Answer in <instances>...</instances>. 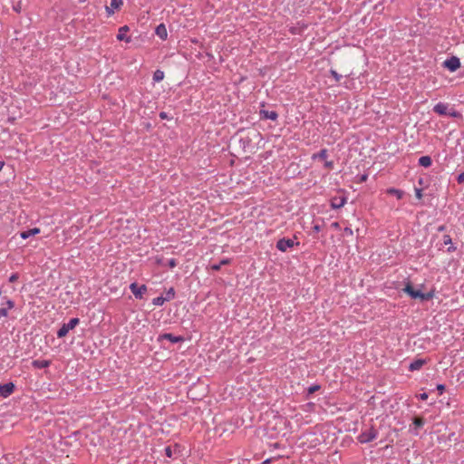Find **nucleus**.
<instances>
[{
    "mask_svg": "<svg viewBox=\"0 0 464 464\" xmlns=\"http://www.w3.org/2000/svg\"><path fill=\"white\" fill-rule=\"evenodd\" d=\"M130 31V28L128 25H123L120 27L119 33L117 34V39L119 41H125L126 43H130L131 41L130 36L126 35V33Z\"/></svg>",
    "mask_w": 464,
    "mask_h": 464,
    "instance_id": "nucleus-11",
    "label": "nucleus"
},
{
    "mask_svg": "<svg viewBox=\"0 0 464 464\" xmlns=\"http://www.w3.org/2000/svg\"><path fill=\"white\" fill-rule=\"evenodd\" d=\"M295 238H292V241H291L292 246H294V244H295Z\"/></svg>",
    "mask_w": 464,
    "mask_h": 464,
    "instance_id": "nucleus-48",
    "label": "nucleus"
},
{
    "mask_svg": "<svg viewBox=\"0 0 464 464\" xmlns=\"http://www.w3.org/2000/svg\"><path fill=\"white\" fill-rule=\"evenodd\" d=\"M433 111L440 116H450L452 118L460 117V113L454 110L453 108H450L449 104L444 102H439L433 107Z\"/></svg>",
    "mask_w": 464,
    "mask_h": 464,
    "instance_id": "nucleus-2",
    "label": "nucleus"
},
{
    "mask_svg": "<svg viewBox=\"0 0 464 464\" xmlns=\"http://www.w3.org/2000/svg\"><path fill=\"white\" fill-rule=\"evenodd\" d=\"M443 66L450 72H455L460 67V61L456 56H451L443 63Z\"/></svg>",
    "mask_w": 464,
    "mask_h": 464,
    "instance_id": "nucleus-6",
    "label": "nucleus"
},
{
    "mask_svg": "<svg viewBox=\"0 0 464 464\" xmlns=\"http://www.w3.org/2000/svg\"><path fill=\"white\" fill-rule=\"evenodd\" d=\"M437 390L440 392V394H441L445 391V385L444 384H438L437 385Z\"/></svg>",
    "mask_w": 464,
    "mask_h": 464,
    "instance_id": "nucleus-38",
    "label": "nucleus"
},
{
    "mask_svg": "<svg viewBox=\"0 0 464 464\" xmlns=\"http://www.w3.org/2000/svg\"><path fill=\"white\" fill-rule=\"evenodd\" d=\"M424 423H425V421H424L423 418H421V417H414L413 418V424L415 426V429L422 428Z\"/></svg>",
    "mask_w": 464,
    "mask_h": 464,
    "instance_id": "nucleus-21",
    "label": "nucleus"
},
{
    "mask_svg": "<svg viewBox=\"0 0 464 464\" xmlns=\"http://www.w3.org/2000/svg\"><path fill=\"white\" fill-rule=\"evenodd\" d=\"M123 5L122 0H111L110 6H106V12L109 15L112 14L114 13L115 9H119L121 5Z\"/></svg>",
    "mask_w": 464,
    "mask_h": 464,
    "instance_id": "nucleus-12",
    "label": "nucleus"
},
{
    "mask_svg": "<svg viewBox=\"0 0 464 464\" xmlns=\"http://www.w3.org/2000/svg\"><path fill=\"white\" fill-rule=\"evenodd\" d=\"M452 239L450 235H444L443 236V244L444 245H451Z\"/></svg>",
    "mask_w": 464,
    "mask_h": 464,
    "instance_id": "nucleus-28",
    "label": "nucleus"
},
{
    "mask_svg": "<svg viewBox=\"0 0 464 464\" xmlns=\"http://www.w3.org/2000/svg\"><path fill=\"white\" fill-rule=\"evenodd\" d=\"M163 340H168V341L171 342L172 343H177L183 342L184 338L180 335L176 336V335H173L172 334L165 333V334L159 335V337H158L159 342H162Z\"/></svg>",
    "mask_w": 464,
    "mask_h": 464,
    "instance_id": "nucleus-8",
    "label": "nucleus"
},
{
    "mask_svg": "<svg viewBox=\"0 0 464 464\" xmlns=\"http://www.w3.org/2000/svg\"><path fill=\"white\" fill-rule=\"evenodd\" d=\"M173 453H174V450H172V448L170 446H168L165 448V454L168 458H172Z\"/></svg>",
    "mask_w": 464,
    "mask_h": 464,
    "instance_id": "nucleus-27",
    "label": "nucleus"
},
{
    "mask_svg": "<svg viewBox=\"0 0 464 464\" xmlns=\"http://www.w3.org/2000/svg\"><path fill=\"white\" fill-rule=\"evenodd\" d=\"M32 364L34 368L44 369L47 368L51 364V362L47 360H34Z\"/></svg>",
    "mask_w": 464,
    "mask_h": 464,
    "instance_id": "nucleus-15",
    "label": "nucleus"
},
{
    "mask_svg": "<svg viewBox=\"0 0 464 464\" xmlns=\"http://www.w3.org/2000/svg\"><path fill=\"white\" fill-rule=\"evenodd\" d=\"M328 156L327 150L323 149L319 152L313 154V160H325Z\"/></svg>",
    "mask_w": 464,
    "mask_h": 464,
    "instance_id": "nucleus-18",
    "label": "nucleus"
},
{
    "mask_svg": "<svg viewBox=\"0 0 464 464\" xmlns=\"http://www.w3.org/2000/svg\"><path fill=\"white\" fill-rule=\"evenodd\" d=\"M163 78H164V72L162 71H160V70H157L154 72V74H153V81L154 82H159L162 81Z\"/></svg>",
    "mask_w": 464,
    "mask_h": 464,
    "instance_id": "nucleus-22",
    "label": "nucleus"
},
{
    "mask_svg": "<svg viewBox=\"0 0 464 464\" xmlns=\"http://www.w3.org/2000/svg\"><path fill=\"white\" fill-rule=\"evenodd\" d=\"M15 389V385L13 382H7L0 385V397L7 398L10 396Z\"/></svg>",
    "mask_w": 464,
    "mask_h": 464,
    "instance_id": "nucleus-7",
    "label": "nucleus"
},
{
    "mask_svg": "<svg viewBox=\"0 0 464 464\" xmlns=\"http://www.w3.org/2000/svg\"><path fill=\"white\" fill-rule=\"evenodd\" d=\"M427 363V360L424 358H417L413 360L409 365V371L414 372L421 369L423 365Z\"/></svg>",
    "mask_w": 464,
    "mask_h": 464,
    "instance_id": "nucleus-9",
    "label": "nucleus"
},
{
    "mask_svg": "<svg viewBox=\"0 0 464 464\" xmlns=\"http://www.w3.org/2000/svg\"><path fill=\"white\" fill-rule=\"evenodd\" d=\"M456 250V246H454L452 244L448 247L447 251L449 253H452Z\"/></svg>",
    "mask_w": 464,
    "mask_h": 464,
    "instance_id": "nucleus-42",
    "label": "nucleus"
},
{
    "mask_svg": "<svg viewBox=\"0 0 464 464\" xmlns=\"http://www.w3.org/2000/svg\"><path fill=\"white\" fill-rule=\"evenodd\" d=\"M7 309L6 308H0V318L7 316Z\"/></svg>",
    "mask_w": 464,
    "mask_h": 464,
    "instance_id": "nucleus-33",
    "label": "nucleus"
},
{
    "mask_svg": "<svg viewBox=\"0 0 464 464\" xmlns=\"http://www.w3.org/2000/svg\"><path fill=\"white\" fill-rule=\"evenodd\" d=\"M333 225L334 226V227H338V223L337 222L334 223Z\"/></svg>",
    "mask_w": 464,
    "mask_h": 464,
    "instance_id": "nucleus-49",
    "label": "nucleus"
},
{
    "mask_svg": "<svg viewBox=\"0 0 464 464\" xmlns=\"http://www.w3.org/2000/svg\"><path fill=\"white\" fill-rule=\"evenodd\" d=\"M230 263H231V259H229V258H224V259H222V260L219 262V264H220V266H225V265H228V264H230Z\"/></svg>",
    "mask_w": 464,
    "mask_h": 464,
    "instance_id": "nucleus-34",
    "label": "nucleus"
},
{
    "mask_svg": "<svg viewBox=\"0 0 464 464\" xmlns=\"http://www.w3.org/2000/svg\"><path fill=\"white\" fill-rule=\"evenodd\" d=\"M156 34L161 39L166 40L168 36L167 28L164 24H160L156 27Z\"/></svg>",
    "mask_w": 464,
    "mask_h": 464,
    "instance_id": "nucleus-14",
    "label": "nucleus"
},
{
    "mask_svg": "<svg viewBox=\"0 0 464 464\" xmlns=\"http://www.w3.org/2000/svg\"><path fill=\"white\" fill-rule=\"evenodd\" d=\"M240 141H243L244 143H249L251 141V138L248 136L246 138H240Z\"/></svg>",
    "mask_w": 464,
    "mask_h": 464,
    "instance_id": "nucleus-41",
    "label": "nucleus"
},
{
    "mask_svg": "<svg viewBox=\"0 0 464 464\" xmlns=\"http://www.w3.org/2000/svg\"><path fill=\"white\" fill-rule=\"evenodd\" d=\"M160 118L162 120L167 119L168 118L167 112H165V111L160 112Z\"/></svg>",
    "mask_w": 464,
    "mask_h": 464,
    "instance_id": "nucleus-43",
    "label": "nucleus"
},
{
    "mask_svg": "<svg viewBox=\"0 0 464 464\" xmlns=\"http://www.w3.org/2000/svg\"><path fill=\"white\" fill-rule=\"evenodd\" d=\"M40 233V228L38 227H34L32 229H29V230H26V231H23L21 233V237L24 238V239H26L28 238L29 237L31 236H34V235H36Z\"/></svg>",
    "mask_w": 464,
    "mask_h": 464,
    "instance_id": "nucleus-17",
    "label": "nucleus"
},
{
    "mask_svg": "<svg viewBox=\"0 0 464 464\" xmlns=\"http://www.w3.org/2000/svg\"><path fill=\"white\" fill-rule=\"evenodd\" d=\"M321 229V227L319 225H314V230L316 231V232H319Z\"/></svg>",
    "mask_w": 464,
    "mask_h": 464,
    "instance_id": "nucleus-44",
    "label": "nucleus"
},
{
    "mask_svg": "<svg viewBox=\"0 0 464 464\" xmlns=\"http://www.w3.org/2000/svg\"><path fill=\"white\" fill-rule=\"evenodd\" d=\"M276 247L278 250L282 252H285L288 248H290V238L284 237L277 241Z\"/></svg>",
    "mask_w": 464,
    "mask_h": 464,
    "instance_id": "nucleus-13",
    "label": "nucleus"
},
{
    "mask_svg": "<svg viewBox=\"0 0 464 464\" xmlns=\"http://www.w3.org/2000/svg\"><path fill=\"white\" fill-rule=\"evenodd\" d=\"M403 292L409 295L412 299H420L421 301H429L434 296V290L428 293H422L420 290H415L411 282H408L403 288Z\"/></svg>",
    "mask_w": 464,
    "mask_h": 464,
    "instance_id": "nucleus-1",
    "label": "nucleus"
},
{
    "mask_svg": "<svg viewBox=\"0 0 464 464\" xmlns=\"http://www.w3.org/2000/svg\"><path fill=\"white\" fill-rule=\"evenodd\" d=\"M210 268L213 271H218V270H220L221 266H220L219 263L218 264H213V265H211Z\"/></svg>",
    "mask_w": 464,
    "mask_h": 464,
    "instance_id": "nucleus-32",
    "label": "nucleus"
},
{
    "mask_svg": "<svg viewBox=\"0 0 464 464\" xmlns=\"http://www.w3.org/2000/svg\"><path fill=\"white\" fill-rule=\"evenodd\" d=\"M330 74L334 78L336 82H339L343 77L335 70H333V69L330 70Z\"/></svg>",
    "mask_w": 464,
    "mask_h": 464,
    "instance_id": "nucleus-26",
    "label": "nucleus"
},
{
    "mask_svg": "<svg viewBox=\"0 0 464 464\" xmlns=\"http://www.w3.org/2000/svg\"><path fill=\"white\" fill-rule=\"evenodd\" d=\"M4 166H5V161L0 160V171L2 170V169L4 168Z\"/></svg>",
    "mask_w": 464,
    "mask_h": 464,
    "instance_id": "nucleus-46",
    "label": "nucleus"
},
{
    "mask_svg": "<svg viewBox=\"0 0 464 464\" xmlns=\"http://www.w3.org/2000/svg\"><path fill=\"white\" fill-rule=\"evenodd\" d=\"M324 167H325L326 169H333V167H334V162H333V161H327V160H325V162H324Z\"/></svg>",
    "mask_w": 464,
    "mask_h": 464,
    "instance_id": "nucleus-36",
    "label": "nucleus"
},
{
    "mask_svg": "<svg viewBox=\"0 0 464 464\" xmlns=\"http://www.w3.org/2000/svg\"><path fill=\"white\" fill-rule=\"evenodd\" d=\"M387 193L390 194V195L396 196V198L398 199H401L403 197V195H404V192L402 190L397 189V188H389L387 190Z\"/></svg>",
    "mask_w": 464,
    "mask_h": 464,
    "instance_id": "nucleus-20",
    "label": "nucleus"
},
{
    "mask_svg": "<svg viewBox=\"0 0 464 464\" xmlns=\"http://www.w3.org/2000/svg\"><path fill=\"white\" fill-rule=\"evenodd\" d=\"M346 197L336 196L331 198V207L334 209L342 208L346 203Z\"/></svg>",
    "mask_w": 464,
    "mask_h": 464,
    "instance_id": "nucleus-10",
    "label": "nucleus"
},
{
    "mask_svg": "<svg viewBox=\"0 0 464 464\" xmlns=\"http://www.w3.org/2000/svg\"><path fill=\"white\" fill-rule=\"evenodd\" d=\"M378 436V431L374 428H370L363 430L359 436L358 440L361 443H369L375 440Z\"/></svg>",
    "mask_w": 464,
    "mask_h": 464,
    "instance_id": "nucleus-4",
    "label": "nucleus"
},
{
    "mask_svg": "<svg viewBox=\"0 0 464 464\" xmlns=\"http://www.w3.org/2000/svg\"><path fill=\"white\" fill-rule=\"evenodd\" d=\"M7 310L12 309L14 306V303L12 300H6Z\"/></svg>",
    "mask_w": 464,
    "mask_h": 464,
    "instance_id": "nucleus-37",
    "label": "nucleus"
},
{
    "mask_svg": "<svg viewBox=\"0 0 464 464\" xmlns=\"http://www.w3.org/2000/svg\"><path fill=\"white\" fill-rule=\"evenodd\" d=\"M432 160L430 156H422L419 159V164L422 167L428 168L431 165Z\"/></svg>",
    "mask_w": 464,
    "mask_h": 464,
    "instance_id": "nucleus-19",
    "label": "nucleus"
},
{
    "mask_svg": "<svg viewBox=\"0 0 464 464\" xmlns=\"http://www.w3.org/2000/svg\"><path fill=\"white\" fill-rule=\"evenodd\" d=\"M415 195H416L417 198L420 199L422 198V189L415 188Z\"/></svg>",
    "mask_w": 464,
    "mask_h": 464,
    "instance_id": "nucleus-31",
    "label": "nucleus"
},
{
    "mask_svg": "<svg viewBox=\"0 0 464 464\" xmlns=\"http://www.w3.org/2000/svg\"><path fill=\"white\" fill-rule=\"evenodd\" d=\"M366 179H367V176H365V175H363V176L362 177V181L366 180Z\"/></svg>",
    "mask_w": 464,
    "mask_h": 464,
    "instance_id": "nucleus-47",
    "label": "nucleus"
},
{
    "mask_svg": "<svg viewBox=\"0 0 464 464\" xmlns=\"http://www.w3.org/2000/svg\"><path fill=\"white\" fill-rule=\"evenodd\" d=\"M445 228H446V227H445L444 225L440 226V227H438V231H440V232L444 231V230H445Z\"/></svg>",
    "mask_w": 464,
    "mask_h": 464,
    "instance_id": "nucleus-45",
    "label": "nucleus"
},
{
    "mask_svg": "<svg viewBox=\"0 0 464 464\" xmlns=\"http://www.w3.org/2000/svg\"><path fill=\"white\" fill-rule=\"evenodd\" d=\"M18 274H13L10 277H9V282L11 283H14L15 282L17 279H18Z\"/></svg>",
    "mask_w": 464,
    "mask_h": 464,
    "instance_id": "nucleus-35",
    "label": "nucleus"
},
{
    "mask_svg": "<svg viewBox=\"0 0 464 464\" xmlns=\"http://www.w3.org/2000/svg\"><path fill=\"white\" fill-rule=\"evenodd\" d=\"M320 389H321V386L319 384H314V385L310 386L306 390V397H309L311 394H313L314 392L319 391Z\"/></svg>",
    "mask_w": 464,
    "mask_h": 464,
    "instance_id": "nucleus-23",
    "label": "nucleus"
},
{
    "mask_svg": "<svg viewBox=\"0 0 464 464\" xmlns=\"http://www.w3.org/2000/svg\"><path fill=\"white\" fill-rule=\"evenodd\" d=\"M168 265L170 268H173L177 266V261L174 258L169 260Z\"/></svg>",
    "mask_w": 464,
    "mask_h": 464,
    "instance_id": "nucleus-30",
    "label": "nucleus"
},
{
    "mask_svg": "<svg viewBox=\"0 0 464 464\" xmlns=\"http://www.w3.org/2000/svg\"><path fill=\"white\" fill-rule=\"evenodd\" d=\"M344 233H345L346 235H349V236H353V232L352 228H350V227H345V228H344Z\"/></svg>",
    "mask_w": 464,
    "mask_h": 464,
    "instance_id": "nucleus-40",
    "label": "nucleus"
},
{
    "mask_svg": "<svg viewBox=\"0 0 464 464\" xmlns=\"http://www.w3.org/2000/svg\"><path fill=\"white\" fill-rule=\"evenodd\" d=\"M175 297V290L173 287H170L167 292L166 295L164 296L166 302L170 301Z\"/></svg>",
    "mask_w": 464,
    "mask_h": 464,
    "instance_id": "nucleus-24",
    "label": "nucleus"
},
{
    "mask_svg": "<svg viewBox=\"0 0 464 464\" xmlns=\"http://www.w3.org/2000/svg\"><path fill=\"white\" fill-rule=\"evenodd\" d=\"M418 398L421 401H425L428 399V394L426 392L420 393L418 395Z\"/></svg>",
    "mask_w": 464,
    "mask_h": 464,
    "instance_id": "nucleus-39",
    "label": "nucleus"
},
{
    "mask_svg": "<svg viewBox=\"0 0 464 464\" xmlns=\"http://www.w3.org/2000/svg\"><path fill=\"white\" fill-rule=\"evenodd\" d=\"M457 181L459 184L464 183V171L458 175Z\"/></svg>",
    "mask_w": 464,
    "mask_h": 464,
    "instance_id": "nucleus-29",
    "label": "nucleus"
},
{
    "mask_svg": "<svg viewBox=\"0 0 464 464\" xmlns=\"http://www.w3.org/2000/svg\"><path fill=\"white\" fill-rule=\"evenodd\" d=\"M130 289L137 299H142L143 295L147 292V286L145 285H138L137 283H131Z\"/></svg>",
    "mask_w": 464,
    "mask_h": 464,
    "instance_id": "nucleus-5",
    "label": "nucleus"
},
{
    "mask_svg": "<svg viewBox=\"0 0 464 464\" xmlns=\"http://www.w3.org/2000/svg\"><path fill=\"white\" fill-rule=\"evenodd\" d=\"M80 323V319L75 317L72 318L69 323L63 324L61 328L57 331V337L63 338L67 335L70 330L74 329Z\"/></svg>",
    "mask_w": 464,
    "mask_h": 464,
    "instance_id": "nucleus-3",
    "label": "nucleus"
},
{
    "mask_svg": "<svg viewBox=\"0 0 464 464\" xmlns=\"http://www.w3.org/2000/svg\"><path fill=\"white\" fill-rule=\"evenodd\" d=\"M166 302L164 296H158L152 300V304L157 306H161Z\"/></svg>",
    "mask_w": 464,
    "mask_h": 464,
    "instance_id": "nucleus-25",
    "label": "nucleus"
},
{
    "mask_svg": "<svg viewBox=\"0 0 464 464\" xmlns=\"http://www.w3.org/2000/svg\"><path fill=\"white\" fill-rule=\"evenodd\" d=\"M260 114H261V119L276 120L277 118V113L275 111L262 110L260 111Z\"/></svg>",
    "mask_w": 464,
    "mask_h": 464,
    "instance_id": "nucleus-16",
    "label": "nucleus"
}]
</instances>
